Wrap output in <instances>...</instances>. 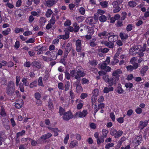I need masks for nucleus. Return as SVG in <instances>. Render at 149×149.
<instances>
[{"label": "nucleus", "instance_id": "1", "mask_svg": "<svg viewBox=\"0 0 149 149\" xmlns=\"http://www.w3.org/2000/svg\"><path fill=\"white\" fill-rule=\"evenodd\" d=\"M70 72L71 77H74L78 81H80L81 77H83L86 75V73L81 66L77 67L76 69L70 70Z\"/></svg>", "mask_w": 149, "mask_h": 149}, {"label": "nucleus", "instance_id": "2", "mask_svg": "<svg viewBox=\"0 0 149 149\" xmlns=\"http://www.w3.org/2000/svg\"><path fill=\"white\" fill-rule=\"evenodd\" d=\"M15 91V85L14 81H9L6 88V93L9 96L13 95Z\"/></svg>", "mask_w": 149, "mask_h": 149}, {"label": "nucleus", "instance_id": "3", "mask_svg": "<svg viewBox=\"0 0 149 149\" xmlns=\"http://www.w3.org/2000/svg\"><path fill=\"white\" fill-rule=\"evenodd\" d=\"M110 134L112 136H114L115 138H118L121 136L123 133L122 131H117L116 130L112 129L110 131Z\"/></svg>", "mask_w": 149, "mask_h": 149}, {"label": "nucleus", "instance_id": "4", "mask_svg": "<svg viewBox=\"0 0 149 149\" xmlns=\"http://www.w3.org/2000/svg\"><path fill=\"white\" fill-rule=\"evenodd\" d=\"M72 113L70 111L66 112L63 116V118L64 120L68 121L73 118Z\"/></svg>", "mask_w": 149, "mask_h": 149}, {"label": "nucleus", "instance_id": "5", "mask_svg": "<svg viewBox=\"0 0 149 149\" xmlns=\"http://www.w3.org/2000/svg\"><path fill=\"white\" fill-rule=\"evenodd\" d=\"M122 73V71L120 70L117 69L113 72L112 76L115 79V80L118 81L119 79L120 74Z\"/></svg>", "mask_w": 149, "mask_h": 149}, {"label": "nucleus", "instance_id": "6", "mask_svg": "<svg viewBox=\"0 0 149 149\" xmlns=\"http://www.w3.org/2000/svg\"><path fill=\"white\" fill-rule=\"evenodd\" d=\"M143 50L142 47L139 45L135 46L130 49V51L133 53L134 54H136Z\"/></svg>", "mask_w": 149, "mask_h": 149}, {"label": "nucleus", "instance_id": "7", "mask_svg": "<svg viewBox=\"0 0 149 149\" xmlns=\"http://www.w3.org/2000/svg\"><path fill=\"white\" fill-rule=\"evenodd\" d=\"M118 38V36L117 35H115L114 33L111 32H110L108 37L109 42L113 43Z\"/></svg>", "mask_w": 149, "mask_h": 149}, {"label": "nucleus", "instance_id": "8", "mask_svg": "<svg viewBox=\"0 0 149 149\" xmlns=\"http://www.w3.org/2000/svg\"><path fill=\"white\" fill-rule=\"evenodd\" d=\"M87 114V112L86 110H84L82 112L78 111L75 113V117H85Z\"/></svg>", "mask_w": 149, "mask_h": 149}, {"label": "nucleus", "instance_id": "9", "mask_svg": "<svg viewBox=\"0 0 149 149\" xmlns=\"http://www.w3.org/2000/svg\"><path fill=\"white\" fill-rule=\"evenodd\" d=\"M75 45L76 50L77 52H80L82 49L81 43V40L78 39L76 41Z\"/></svg>", "mask_w": 149, "mask_h": 149}, {"label": "nucleus", "instance_id": "10", "mask_svg": "<svg viewBox=\"0 0 149 149\" xmlns=\"http://www.w3.org/2000/svg\"><path fill=\"white\" fill-rule=\"evenodd\" d=\"M98 74L100 76H103V79L106 82H107L109 81V76L107 74H106L105 72L100 71L98 72Z\"/></svg>", "mask_w": 149, "mask_h": 149}, {"label": "nucleus", "instance_id": "11", "mask_svg": "<svg viewBox=\"0 0 149 149\" xmlns=\"http://www.w3.org/2000/svg\"><path fill=\"white\" fill-rule=\"evenodd\" d=\"M107 65L105 63L103 62L101 64H100L99 65L102 69L104 70L107 72L110 71L111 68L109 66H107Z\"/></svg>", "mask_w": 149, "mask_h": 149}, {"label": "nucleus", "instance_id": "12", "mask_svg": "<svg viewBox=\"0 0 149 149\" xmlns=\"http://www.w3.org/2000/svg\"><path fill=\"white\" fill-rule=\"evenodd\" d=\"M110 32H109L107 31H104L101 32L99 33L98 36L101 38H103L105 37H108Z\"/></svg>", "mask_w": 149, "mask_h": 149}, {"label": "nucleus", "instance_id": "13", "mask_svg": "<svg viewBox=\"0 0 149 149\" xmlns=\"http://www.w3.org/2000/svg\"><path fill=\"white\" fill-rule=\"evenodd\" d=\"M57 2L56 0H48L45 1V5L47 7H51Z\"/></svg>", "mask_w": 149, "mask_h": 149}, {"label": "nucleus", "instance_id": "14", "mask_svg": "<svg viewBox=\"0 0 149 149\" xmlns=\"http://www.w3.org/2000/svg\"><path fill=\"white\" fill-rule=\"evenodd\" d=\"M142 141V136L139 135L136 136L133 142L135 143V145L137 146L139 145Z\"/></svg>", "mask_w": 149, "mask_h": 149}, {"label": "nucleus", "instance_id": "15", "mask_svg": "<svg viewBox=\"0 0 149 149\" xmlns=\"http://www.w3.org/2000/svg\"><path fill=\"white\" fill-rule=\"evenodd\" d=\"M101 43L110 48L112 49L114 47V43L112 42H108L106 41H102Z\"/></svg>", "mask_w": 149, "mask_h": 149}, {"label": "nucleus", "instance_id": "16", "mask_svg": "<svg viewBox=\"0 0 149 149\" xmlns=\"http://www.w3.org/2000/svg\"><path fill=\"white\" fill-rule=\"evenodd\" d=\"M23 105V102L22 99H20L15 102V107L17 109L20 108Z\"/></svg>", "mask_w": 149, "mask_h": 149}, {"label": "nucleus", "instance_id": "17", "mask_svg": "<svg viewBox=\"0 0 149 149\" xmlns=\"http://www.w3.org/2000/svg\"><path fill=\"white\" fill-rule=\"evenodd\" d=\"M31 65L38 69H40L42 68V65L41 63L37 61H34L31 63Z\"/></svg>", "mask_w": 149, "mask_h": 149}, {"label": "nucleus", "instance_id": "18", "mask_svg": "<svg viewBox=\"0 0 149 149\" xmlns=\"http://www.w3.org/2000/svg\"><path fill=\"white\" fill-rule=\"evenodd\" d=\"M76 91L77 93L81 92L82 91V88L81 84L80 83V81L77 82L76 83Z\"/></svg>", "mask_w": 149, "mask_h": 149}, {"label": "nucleus", "instance_id": "19", "mask_svg": "<svg viewBox=\"0 0 149 149\" xmlns=\"http://www.w3.org/2000/svg\"><path fill=\"white\" fill-rule=\"evenodd\" d=\"M148 123V121L146 120H145L144 122L140 121L139 124V128L141 130L143 129L147 125Z\"/></svg>", "mask_w": 149, "mask_h": 149}, {"label": "nucleus", "instance_id": "20", "mask_svg": "<svg viewBox=\"0 0 149 149\" xmlns=\"http://www.w3.org/2000/svg\"><path fill=\"white\" fill-rule=\"evenodd\" d=\"M0 113L2 117H5L7 116L5 109L2 105H0Z\"/></svg>", "mask_w": 149, "mask_h": 149}, {"label": "nucleus", "instance_id": "21", "mask_svg": "<svg viewBox=\"0 0 149 149\" xmlns=\"http://www.w3.org/2000/svg\"><path fill=\"white\" fill-rule=\"evenodd\" d=\"M72 44L70 43H68L66 46L64 51V54L68 55L71 49Z\"/></svg>", "mask_w": 149, "mask_h": 149}, {"label": "nucleus", "instance_id": "22", "mask_svg": "<svg viewBox=\"0 0 149 149\" xmlns=\"http://www.w3.org/2000/svg\"><path fill=\"white\" fill-rule=\"evenodd\" d=\"M89 26H86L84 27V29L88 31V34L92 35L94 32V29L92 28H91L89 29Z\"/></svg>", "mask_w": 149, "mask_h": 149}, {"label": "nucleus", "instance_id": "23", "mask_svg": "<svg viewBox=\"0 0 149 149\" xmlns=\"http://www.w3.org/2000/svg\"><path fill=\"white\" fill-rule=\"evenodd\" d=\"M117 81H118L115 80V79L112 76L109 79V81L107 82L108 83L110 86H111L113 84H116Z\"/></svg>", "mask_w": 149, "mask_h": 149}, {"label": "nucleus", "instance_id": "24", "mask_svg": "<svg viewBox=\"0 0 149 149\" xmlns=\"http://www.w3.org/2000/svg\"><path fill=\"white\" fill-rule=\"evenodd\" d=\"M148 67L147 66H143L140 71V73L141 76H143L146 73V71L148 70Z\"/></svg>", "mask_w": 149, "mask_h": 149}, {"label": "nucleus", "instance_id": "25", "mask_svg": "<svg viewBox=\"0 0 149 149\" xmlns=\"http://www.w3.org/2000/svg\"><path fill=\"white\" fill-rule=\"evenodd\" d=\"M23 13L22 10L19 9L15 11V16L18 17H20L22 15Z\"/></svg>", "mask_w": 149, "mask_h": 149}, {"label": "nucleus", "instance_id": "26", "mask_svg": "<svg viewBox=\"0 0 149 149\" xmlns=\"http://www.w3.org/2000/svg\"><path fill=\"white\" fill-rule=\"evenodd\" d=\"M52 136V134L50 133H48L47 134L42 135L40 138L41 139L45 140Z\"/></svg>", "mask_w": 149, "mask_h": 149}, {"label": "nucleus", "instance_id": "27", "mask_svg": "<svg viewBox=\"0 0 149 149\" xmlns=\"http://www.w3.org/2000/svg\"><path fill=\"white\" fill-rule=\"evenodd\" d=\"M118 86L117 87L116 90V92L118 94H121L124 92V90L120 86L121 84H118Z\"/></svg>", "mask_w": 149, "mask_h": 149}, {"label": "nucleus", "instance_id": "28", "mask_svg": "<svg viewBox=\"0 0 149 149\" xmlns=\"http://www.w3.org/2000/svg\"><path fill=\"white\" fill-rule=\"evenodd\" d=\"M41 13V11L39 10L37 12L35 11H32L31 12V14L33 16L39 17L40 16V14Z\"/></svg>", "mask_w": 149, "mask_h": 149}, {"label": "nucleus", "instance_id": "29", "mask_svg": "<svg viewBox=\"0 0 149 149\" xmlns=\"http://www.w3.org/2000/svg\"><path fill=\"white\" fill-rule=\"evenodd\" d=\"M113 90V88L112 87H106L104 88L103 90V92L104 93H108L110 91H112Z\"/></svg>", "mask_w": 149, "mask_h": 149}, {"label": "nucleus", "instance_id": "30", "mask_svg": "<svg viewBox=\"0 0 149 149\" xmlns=\"http://www.w3.org/2000/svg\"><path fill=\"white\" fill-rule=\"evenodd\" d=\"M81 102L82 101L81 100L78 99H77L76 101V102L77 103H79L78 104L77 106V108L78 109H81L83 106V104L81 103Z\"/></svg>", "mask_w": 149, "mask_h": 149}, {"label": "nucleus", "instance_id": "31", "mask_svg": "<svg viewBox=\"0 0 149 149\" xmlns=\"http://www.w3.org/2000/svg\"><path fill=\"white\" fill-rule=\"evenodd\" d=\"M25 131L24 130H22V131L18 132L16 134V140L17 141L18 140V138L20 136H22L25 134Z\"/></svg>", "mask_w": 149, "mask_h": 149}, {"label": "nucleus", "instance_id": "32", "mask_svg": "<svg viewBox=\"0 0 149 149\" xmlns=\"http://www.w3.org/2000/svg\"><path fill=\"white\" fill-rule=\"evenodd\" d=\"M65 32V35H63V39L65 40L69 38L70 32L68 31H67L66 30H64Z\"/></svg>", "mask_w": 149, "mask_h": 149}, {"label": "nucleus", "instance_id": "33", "mask_svg": "<svg viewBox=\"0 0 149 149\" xmlns=\"http://www.w3.org/2000/svg\"><path fill=\"white\" fill-rule=\"evenodd\" d=\"M68 55L64 54L63 58H61L60 60V63H62L65 65H66V63L65 62V60L66 59L67 56Z\"/></svg>", "mask_w": 149, "mask_h": 149}, {"label": "nucleus", "instance_id": "34", "mask_svg": "<svg viewBox=\"0 0 149 149\" xmlns=\"http://www.w3.org/2000/svg\"><path fill=\"white\" fill-rule=\"evenodd\" d=\"M104 138L103 136H100L97 139V142L98 144L100 145L101 143H103L104 142Z\"/></svg>", "mask_w": 149, "mask_h": 149}, {"label": "nucleus", "instance_id": "35", "mask_svg": "<svg viewBox=\"0 0 149 149\" xmlns=\"http://www.w3.org/2000/svg\"><path fill=\"white\" fill-rule=\"evenodd\" d=\"M78 144V142L76 141H72L70 144V147L71 148H73L74 147L77 146Z\"/></svg>", "mask_w": 149, "mask_h": 149}, {"label": "nucleus", "instance_id": "36", "mask_svg": "<svg viewBox=\"0 0 149 149\" xmlns=\"http://www.w3.org/2000/svg\"><path fill=\"white\" fill-rule=\"evenodd\" d=\"M107 17L104 15H102L99 17L100 21L102 22H105L107 20Z\"/></svg>", "mask_w": 149, "mask_h": 149}, {"label": "nucleus", "instance_id": "37", "mask_svg": "<svg viewBox=\"0 0 149 149\" xmlns=\"http://www.w3.org/2000/svg\"><path fill=\"white\" fill-rule=\"evenodd\" d=\"M120 36L121 39L123 40L127 39L128 37L127 34L122 33H120Z\"/></svg>", "mask_w": 149, "mask_h": 149}, {"label": "nucleus", "instance_id": "38", "mask_svg": "<svg viewBox=\"0 0 149 149\" xmlns=\"http://www.w3.org/2000/svg\"><path fill=\"white\" fill-rule=\"evenodd\" d=\"M73 25L74 27V31L75 32H78L79 29V27L78 25L76 23H74L73 24Z\"/></svg>", "mask_w": 149, "mask_h": 149}, {"label": "nucleus", "instance_id": "39", "mask_svg": "<svg viewBox=\"0 0 149 149\" xmlns=\"http://www.w3.org/2000/svg\"><path fill=\"white\" fill-rule=\"evenodd\" d=\"M128 5L131 7L133 8L136 5V3L133 1H130L128 2Z\"/></svg>", "mask_w": 149, "mask_h": 149}, {"label": "nucleus", "instance_id": "40", "mask_svg": "<svg viewBox=\"0 0 149 149\" xmlns=\"http://www.w3.org/2000/svg\"><path fill=\"white\" fill-rule=\"evenodd\" d=\"M52 129L53 131L52 132L54 133V136H57L58 135V132H60V130H59L57 128H55Z\"/></svg>", "mask_w": 149, "mask_h": 149}, {"label": "nucleus", "instance_id": "41", "mask_svg": "<svg viewBox=\"0 0 149 149\" xmlns=\"http://www.w3.org/2000/svg\"><path fill=\"white\" fill-rule=\"evenodd\" d=\"M60 116L63 115L65 113V111L64 109H63L61 107H60L59 109V112Z\"/></svg>", "mask_w": 149, "mask_h": 149}, {"label": "nucleus", "instance_id": "42", "mask_svg": "<svg viewBox=\"0 0 149 149\" xmlns=\"http://www.w3.org/2000/svg\"><path fill=\"white\" fill-rule=\"evenodd\" d=\"M70 82L69 81H67L66 82L64 86L65 91H68L70 87Z\"/></svg>", "mask_w": 149, "mask_h": 149}, {"label": "nucleus", "instance_id": "43", "mask_svg": "<svg viewBox=\"0 0 149 149\" xmlns=\"http://www.w3.org/2000/svg\"><path fill=\"white\" fill-rule=\"evenodd\" d=\"M11 30L10 29V28H8L6 30H4L2 31V33L4 36H7L9 34Z\"/></svg>", "mask_w": 149, "mask_h": 149}, {"label": "nucleus", "instance_id": "44", "mask_svg": "<svg viewBox=\"0 0 149 149\" xmlns=\"http://www.w3.org/2000/svg\"><path fill=\"white\" fill-rule=\"evenodd\" d=\"M27 79H28L27 78L24 77L22 80V81L24 85L26 86H28L29 85V84L27 81Z\"/></svg>", "mask_w": 149, "mask_h": 149}, {"label": "nucleus", "instance_id": "45", "mask_svg": "<svg viewBox=\"0 0 149 149\" xmlns=\"http://www.w3.org/2000/svg\"><path fill=\"white\" fill-rule=\"evenodd\" d=\"M103 136L104 138H106L107 136V134L108 133L109 131L108 130L105 129H103L102 131Z\"/></svg>", "mask_w": 149, "mask_h": 149}, {"label": "nucleus", "instance_id": "46", "mask_svg": "<svg viewBox=\"0 0 149 149\" xmlns=\"http://www.w3.org/2000/svg\"><path fill=\"white\" fill-rule=\"evenodd\" d=\"M89 80L85 78H82L81 80V83L82 84H88Z\"/></svg>", "mask_w": 149, "mask_h": 149}, {"label": "nucleus", "instance_id": "47", "mask_svg": "<svg viewBox=\"0 0 149 149\" xmlns=\"http://www.w3.org/2000/svg\"><path fill=\"white\" fill-rule=\"evenodd\" d=\"M53 12L50 9H48L45 15L47 17H49L52 14Z\"/></svg>", "mask_w": 149, "mask_h": 149}, {"label": "nucleus", "instance_id": "48", "mask_svg": "<svg viewBox=\"0 0 149 149\" xmlns=\"http://www.w3.org/2000/svg\"><path fill=\"white\" fill-rule=\"evenodd\" d=\"M100 4L101 5L102 7L106 8L107 6L108 3L105 1H101L100 2Z\"/></svg>", "mask_w": 149, "mask_h": 149}, {"label": "nucleus", "instance_id": "49", "mask_svg": "<svg viewBox=\"0 0 149 149\" xmlns=\"http://www.w3.org/2000/svg\"><path fill=\"white\" fill-rule=\"evenodd\" d=\"M65 78L68 80H69L71 76V74H70L69 72L67 71H65Z\"/></svg>", "mask_w": 149, "mask_h": 149}, {"label": "nucleus", "instance_id": "50", "mask_svg": "<svg viewBox=\"0 0 149 149\" xmlns=\"http://www.w3.org/2000/svg\"><path fill=\"white\" fill-rule=\"evenodd\" d=\"M24 31V29H23L22 28H16L15 29V32L16 33H18L20 32H23Z\"/></svg>", "mask_w": 149, "mask_h": 149}, {"label": "nucleus", "instance_id": "51", "mask_svg": "<svg viewBox=\"0 0 149 149\" xmlns=\"http://www.w3.org/2000/svg\"><path fill=\"white\" fill-rule=\"evenodd\" d=\"M114 9L113 10V12L114 13H116L119 12L120 10V8L119 6L113 8Z\"/></svg>", "mask_w": 149, "mask_h": 149}, {"label": "nucleus", "instance_id": "52", "mask_svg": "<svg viewBox=\"0 0 149 149\" xmlns=\"http://www.w3.org/2000/svg\"><path fill=\"white\" fill-rule=\"evenodd\" d=\"M89 21V24L92 25L96 23V22L97 21L95 19L92 18H89L88 19Z\"/></svg>", "mask_w": 149, "mask_h": 149}, {"label": "nucleus", "instance_id": "53", "mask_svg": "<svg viewBox=\"0 0 149 149\" xmlns=\"http://www.w3.org/2000/svg\"><path fill=\"white\" fill-rule=\"evenodd\" d=\"M146 50L145 48L143 49V50H141L140 52H139L138 53H137V54H138V57H141L143 56L144 55V53L143 52L145 51Z\"/></svg>", "mask_w": 149, "mask_h": 149}, {"label": "nucleus", "instance_id": "54", "mask_svg": "<svg viewBox=\"0 0 149 149\" xmlns=\"http://www.w3.org/2000/svg\"><path fill=\"white\" fill-rule=\"evenodd\" d=\"M37 85V82L36 81H34L31 83L30 84L29 86L30 88H32L36 86Z\"/></svg>", "mask_w": 149, "mask_h": 149}, {"label": "nucleus", "instance_id": "55", "mask_svg": "<svg viewBox=\"0 0 149 149\" xmlns=\"http://www.w3.org/2000/svg\"><path fill=\"white\" fill-rule=\"evenodd\" d=\"M85 9L83 7H81L79 9V13L82 15L85 14Z\"/></svg>", "mask_w": 149, "mask_h": 149}, {"label": "nucleus", "instance_id": "56", "mask_svg": "<svg viewBox=\"0 0 149 149\" xmlns=\"http://www.w3.org/2000/svg\"><path fill=\"white\" fill-rule=\"evenodd\" d=\"M133 27V26L132 24H129L126 27V30L127 31L129 32L131 31Z\"/></svg>", "mask_w": 149, "mask_h": 149}, {"label": "nucleus", "instance_id": "57", "mask_svg": "<svg viewBox=\"0 0 149 149\" xmlns=\"http://www.w3.org/2000/svg\"><path fill=\"white\" fill-rule=\"evenodd\" d=\"M38 82L39 86H44L43 84L42 83V77H39L38 80Z\"/></svg>", "mask_w": 149, "mask_h": 149}, {"label": "nucleus", "instance_id": "58", "mask_svg": "<svg viewBox=\"0 0 149 149\" xmlns=\"http://www.w3.org/2000/svg\"><path fill=\"white\" fill-rule=\"evenodd\" d=\"M20 80V77L19 76H17L16 77V85L18 86Z\"/></svg>", "mask_w": 149, "mask_h": 149}, {"label": "nucleus", "instance_id": "59", "mask_svg": "<svg viewBox=\"0 0 149 149\" xmlns=\"http://www.w3.org/2000/svg\"><path fill=\"white\" fill-rule=\"evenodd\" d=\"M127 70L130 72H132L134 69L133 68V66L131 65H129L126 66Z\"/></svg>", "mask_w": 149, "mask_h": 149}, {"label": "nucleus", "instance_id": "60", "mask_svg": "<svg viewBox=\"0 0 149 149\" xmlns=\"http://www.w3.org/2000/svg\"><path fill=\"white\" fill-rule=\"evenodd\" d=\"M109 50V49L107 48H101L100 49L99 51L102 53H106Z\"/></svg>", "mask_w": 149, "mask_h": 149}, {"label": "nucleus", "instance_id": "61", "mask_svg": "<svg viewBox=\"0 0 149 149\" xmlns=\"http://www.w3.org/2000/svg\"><path fill=\"white\" fill-rule=\"evenodd\" d=\"M89 63L92 65H96L97 63V61L95 60L89 61Z\"/></svg>", "mask_w": 149, "mask_h": 149}, {"label": "nucleus", "instance_id": "62", "mask_svg": "<svg viewBox=\"0 0 149 149\" xmlns=\"http://www.w3.org/2000/svg\"><path fill=\"white\" fill-rule=\"evenodd\" d=\"M114 146V144L112 143H110L107 144L105 146V148L106 149H109L110 147L113 146Z\"/></svg>", "mask_w": 149, "mask_h": 149}, {"label": "nucleus", "instance_id": "63", "mask_svg": "<svg viewBox=\"0 0 149 149\" xmlns=\"http://www.w3.org/2000/svg\"><path fill=\"white\" fill-rule=\"evenodd\" d=\"M99 93V92L98 90L97 89H95L93 91L92 93L93 94V96L96 97L98 95Z\"/></svg>", "mask_w": 149, "mask_h": 149}, {"label": "nucleus", "instance_id": "64", "mask_svg": "<svg viewBox=\"0 0 149 149\" xmlns=\"http://www.w3.org/2000/svg\"><path fill=\"white\" fill-rule=\"evenodd\" d=\"M125 86L127 88H132L133 86V84L131 83H127L125 84Z\"/></svg>", "mask_w": 149, "mask_h": 149}]
</instances>
